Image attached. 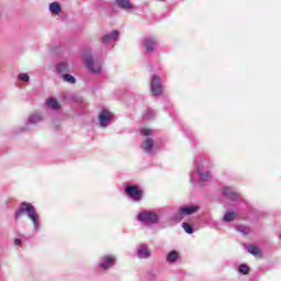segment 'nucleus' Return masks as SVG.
<instances>
[{
  "label": "nucleus",
  "instance_id": "4",
  "mask_svg": "<svg viewBox=\"0 0 281 281\" xmlns=\"http://www.w3.org/2000/svg\"><path fill=\"white\" fill-rule=\"evenodd\" d=\"M86 67L91 71V74H100L102 71V63L93 60L91 55L85 56Z\"/></svg>",
  "mask_w": 281,
  "mask_h": 281
},
{
  "label": "nucleus",
  "instance_id": "33",
  "mask_svg": "<svg viewBox=\"0 0 281 281\" xmlns=\"http://www.w3.org/2000/svg\"><path fill=\"white\" fill-rule=\"evenodd\" d=\"M158 1H164V0H158Z\"/></svg>",
  "mask_w": 281,
  "mask_h": 281
},
{
  "label": "nucleus",
  "instance_id": "5",
  "mask_svg": "<svg viewBox=\"0 0 281 281\" xmlns=\"http://www.w3.org/2000/svg\"><path fill=\"white\" fill-rule=\"evenodd\" d=\"M113 117H115V115L112 112L102 110L99 114V124L101 128H106V126H110V124L113 122Z\"/></svg>",
  "mask_w": 281,
  "mask_h": 281
},
{
  "label": "nucleus",
  "instance_id": "22",
  "mask_svg": "<svg viewBox=\"0 0 281 281\" xmlns=\"http://www.w3.org/2000/svg\"><path fill=\"white\" fill-rule=\"evenodd\" d=\"M49 11L52 14H60V4L58 2L50 3Z\"/></svg>",
  "mask_w": 281,
  "mask_h": 281
},
{
  "label": "nucleus",
  "instance_id": "23",
  "mask_svg": "<svg viewBox=\"0 0 281 281\" xmlns=\"http://www.w3.org/2000/svg\"><path fill=\"white\" fill-rule=\"evenodd\" d=\"M247 251L252 256H260V249L258 248V246L250 245L247 247Z\"/></svg>",
  "mask_w": 281,
  "mask_h": 281
},
{
  "label": "nucleus",
  "instance_id": "15",
  "mask_svg": "<svg viewBox=\"0 0 281 281\" xmlns=\"http://www.w3.org/2000/svg\"><path fill=\"white\" fill-rule=\"evenodd\" d=\"M115 3L121 10H133V4L128 0H115Z\"/></svg>",
  "mask_w": 281,
  "mask_h": 281
},
{
  "label": "nucleus",
  "instance_id": "10",
  "mask_svg": "<svg viewBox=\"0 0 281 281\" xmlns=\"http://www.w3.org/2000/svg\"><path fill=\"white\" fill-rule=\"evenodd\" d=\"M150 89L153 95H159L161 93V80L159 76H154L150 82Z\"/></svg>",
  "mask_w": 281,
  "mask_h": 281
},
{
  "label": "nucleus",
  "instance_id": "34",
  "mask_svg": "<svg viewBox=\"0 0 281 281\" xmlns=\"http://www.w3.org/2000/svg\"><path fill=\"white\" fill-rule=\"evenodd\" d=\"M279 238H281V235L279 236Z\"/></svg>",
  "mask_w": 281,
  "mask_h": 281
},
{
  "label": "nucleus",
  "instance_id": "1",
  "mask_svg": "<svg viewBox=\"0 0 281 281\" xmlns=\"http://www.w3.org/2000/svg\"><path fill=\"white\" fill-rule=\"evenodd\" d=\"M23 214H26L27 218L32 221L35 232L41 229V215L36 213V209L30 202H22L20 207L15 211L14 218L19 221Z\"/></svg>",
  "mask_w": 281,
  "mask_h": 281
},
{
  "label": "nucleus",
  "instance_id": "21",
  "mask_svg": "<svg viewBox=\"0 0 281 281\" xmlns=\"http://www.w3.org/2000/svg\"><path fill=\"white\" fill-rule=\"evenodd\" d=\"M236 218V212L227 211L223 217L224 223H232Z\"/></svg>",
  "mask_w": 281,
  "mask_h": 281
},
{
  "label": "nucleus",
  "instance_id": "16",
  "mask_svg": "<svg viewBox=\"0 0 281 281\" xmlns=\"http://www.w3.org/2000/svg\"><path fill=\"white\" fill-rule=\"evenodd\" d=\"M137 256L142 259L150 258V249L147 246H140L138 247Z\"/></svg>",
  "mask_w": 281,
  "mask_h": 281
},
{
  "label": "nucleus",
  "instance_id": "14",
  "mask_svg": "<svg viewBox=\"0 0 281 281\" xmlns=\"http://www.w3.org/2000/svg\"><path fill=\"white\" fill-rule=\"evenodd\" d=\"M120 36V32L113 31L112 33H109L102 37V43L105 45H109V43H115Z\"/></svg>",
  "mask_w": 281,
  "mask_h": 281
},
{
  "label": "nucleus",
  "instance_id": "9",
  "mask_svg": "<svg viewBox=\"0 0 281 281\" xmlns=\"http://www.w3.org/2000/svg\"><path fill=\"white\" fill-rule=\"evenodd\" d=\"M157 40H155V37H145L144 47L147 54H153L155 49H157Z\"/></svg>",
  "mask_w": 281,
  "mask_h": 281
},
{
  "label": "nucleus",
  "instance_id": "13",
  "mask_svg": "<svg viewBox=\"0 0 281 281\" xmlns=\"http://www.w3.org/2000/svg\"><path fill=\"white\" fill-rule=\"evenodd\" d=\"M196 170H198V175L200 177V181H210L211 175L209 173V171H205V169L203 167V162H200L196 166Z\"/></svg>",
  "mask_w": 281,
  "mask_h": 281
},
{
  "label": "nucleus",
  "instance_id": "31",
  "mask_svg": "<svg viewBox=\"0 0 281 281\" xmlns=\"http://www.w3.org/2000/svg\"><path fill=\"white\" fill-rule=\"evenodd\" d=\"M14 245H21V239H14Z\"/></svg>",
  "mask_w": 281,
  "mask_h": 281
},
{
  "label": "nucleus",
  "instance_id": "18",
  "mask_svg": "<svg viewBox=\"0 0 281 281\" xmlns=\"http://www.w3.org/2000/svg\"><path fill=\"white\" fill-rule=\"evenodd\" d=\"M40 122H43V115L40 113H33L27 119V124H38Z\"/></svg>",
  "mask_w": 281,
  "mask_h": 281
},
{
  "label": "nucleus",
  "instance_id": "20",
  "mask_svg": "<svg viewBox=\"0 0 281 281\" xmlns=\"http://www.w3.org/2000/svg\"><path fill=\"white\" fill-rule=\"evenodd\" d=\"M60 78L64 82H68V85H76V77L71 76L69 72L61 75Z\"/></svg>",
  "mask_w": 281,
  "mask_h": 281
},
{
  "label": "nucleus",
  "instance_id": "28",
  "mask_svg": "<svg viewBox=\"0 0 281 281\" xmlns=\"http://www.w3.org/2000/svg\"><path fill=\"white\" fill-rule=\"evenodd\" d=\"M19 78L22 82H30V75L27 74H20Z\"/></svg>",
  "mask_w": 281,
  "mask_h": 281
},
{
  "label": "nucleus",
  "instance_id": "29",
  "mask_svg": "<svg viewBox=\"0 0 281 281\" xmlns=\"http://www.w3.org/2000/svg\"><path fill=\"white\" fill-rule=\"evenodd\" d=\"M142 135H144L145 137H150V135H153V130L150 128H143L140 131Z\"/></svg>",
  "mask_w": 281,
  "mask_h": 281
},
{
  "label": "nucleus",
  "instance_id": "25",
  "mask_svg": "<svg viewBox=\"0 0 281 281\" xmlns=\"http://www.w3.org/2000/svg\"><path fill=\"white\" fill-rule=\"evenodd\" d=\"M158 276H159V272H157V270H150L147 272L146 278L148 280H157Z\"/></svg>",
  "mask_w": 281,
  "mask_h": 281
},
{
  "label": "nucleus",
  "instance_id": "11",
  "mask_svg": "<svg viewBox=\"0 0 281 281\" xmlns=\"http://www.w3.org/2000/svg\"><path fill=\"white\" fill-rule=\"evenodd\" d=\"M71 66L67 61H59L56 65V71L59 76H64V74H69L71 71Z\"/></svg>",
  "mask_w": 281,
  "mask_h": 281
},
{
  "label": "nucleus",
  "instance_id": "26",
  "mask_svg": "<svg viewBox=\"0 0 281 281\" xmlns=\"http://www.w3.org/2000/svg\"><path fill=\"white\" fill-rule=\"evenodd\" d=\"M144 120H153L155 117V111L148 109L144 115H143Z\"/></svg>",
  "mask_w": 281,
  "mask_h": 281
},
{
  "label": "nucleus",
  "instance_id": "17",
  "mask_svg": "<svg viewBox=\"0 0 281 281\" xmlns=\"http://www.w3.org/2000/svg\"><path fill=\"white\" fill-rule=\"evenodd\" d=\"M166 260L169 265H173V262H177V260H179V251L171 250L170 252H168Z\"/></svg>",
  "mask_w": 281,
  "mask_h": 281
},
{
  "label": "nucleus",
  "instance_id": "2",
  "mask_svg": "<svg viewBox=\"0 0 281 281\" xmlns=\"http://www.w3.org/2000/svg\"><path fill=\"white\" fill-rule=\"evenodd\" d=\"M137 218L143 225H157L161 220V215L157 211H143L138 213Z\"/></svg>",
  "mask_w": 281,
  "mask_h": 281
},
{
  "label": "nucleus",
  "instance_id": "8",
  "mask_svg": "<svg viewBox=\"0 0 281 281\" xmlns=\"http://www.w3.org/2000/svg\"><path fill=\"white\" fill-rule=\"evenodd\" d=\"M222 194L226 199H229V201H238V199H240V194L234 191V189L229 187H224L222 189Z\"/></svg>",
  "mask_w": 281,
  "mask_h": 281
},
{
  "label": "nucleus",
  "instance_id": "7",
  "mask_svg": "<svg viewBox=\"0 0 281 281\" xmlns=\"http://www.w3.org/2000/svg\"><path fill=\"white\" fill-rule=\"evenodd\" d=\"M125 193L130 195L133 201H142V191L135 186L125 187Z\"/></svg>",
  "mask_w": 281,
  "mask_h": 281
},
{
  "label": "nucleus",
  "instance_id": "27",
  "mask_svg": "<svg viewBox=\"0 0 281 281\" xmlns=\"http://www.w3.org/2000/svg\"><path fill=\"white\" fill-rule=\"evenodd\" d=\"M182 228L184 229V232L187 234H194V228L192 226H190V224L183 222L182 223Z\"/></svg>",
  "mask_w": 281,
  "mask_h": 281
},
{
  "label": "nucleus",
  "instance_id": "12",
  "mask_svg": "<svg viewBox=\"0 0 281 281\" xmlns=\"http://www.w3.org/2000/svg\"><path fill=\"white\" fill-rule=\"evenodd\" d=\"M140 148L147 153L148 155H150V153H153V148H155V140L150 137H147L143 144L140 145Z\"/></svg>",
  "mask_w": 281,
  "mask_h": 281
},
{
  "label": "nucleus",
  "instance_id": "19",
  "mask_svg": "<svg viewBox=\"0 0 281 281\" xmlns=\"http://www.w3.org/2000/svg\"><path fill=\"white\" fill-rule=\"evenodd\" d=\"M46 104L48 106V109H53V111H58V109H60V103H58V101L56 99H48L46 101Z\"/></svg>",
  "mask_w": 281,
  "mask_h": 281
},
{
  "label": "nucleus",
  "instance_id": "30",
  "mask_svg": "<svg viewBox=\"0 0 281 281\" xmlns=\"http://www.w3.org/2000/svg\"><path fill=\"white\" fill-rule=\"evenodd\" d=\"M237 232H239L240 234H244V236H247V227L239 225L236 226Z\"/></svg>",
  "mask_w": 281,
  "mask_h": 281
},
{
  "label": "nucleus",
  "instance_id": "6",
  "mask_svg": "<svg viewBox=\"0 0 281 281\" xmlns=\"http://www.w3.org/2000/svg\"><path fill=\"white\" fill-rule=\"evenodd\" d=\"M99 267L103 271H106V270L115 267V257H113L111 255H105V256L101 257Z\"/></svg>",
  "mask_w": 281,
  "mask_h": 281
},
{
  "label": "nucleus",
  "instance_id": "3",
  "mask_svg": "<svg viewBox=\"0 0 281 281\" xmlns=\"http://www.w3.org/2000/svg\"><path fill=\"white\" fill-rule=\"evenodd\" d=\"M199 210H201L199 205L182 206L178 210V212L175 213L172 221H175V223H181L182 218H186V216H192V214H196Z\"/></svg>",
  "mask_w": 281,
  "mask_h": 281
},
{
  "label": "nucleus",
  "instance_id": "32",
  "mask_svg": "<svg viewBox=\"0 0 281 281\" xmlns=\"http://www.w3.org/2000/svg\"><path fill=\"white\" fill-rule=\"evenodd\" d=\"M194 178H191L190 181H193Z\"/></svg>",
  "mask_w": 281,
  "mask_h": 281
},
{
  "label": "nucleus",
  "instance_id": "24",
  "mask_svg": "<svg viewBox=\"0 0 281 281\" xmlns=\"http://www.w3.org/2000/svg\"><path fill=\"white\" fill-rule=\"evenodd\" d=\"M238 272L241 273V276H248L249 274V266L245 265V263H241L238 267Z\"/></svg>",
  "mask_w": 281,
  "mask_h": 281
}]
</instances>
